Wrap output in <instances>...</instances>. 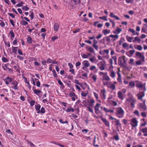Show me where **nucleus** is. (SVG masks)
<instances>
[{"label":"nucleus","mask_w":147,"mask_h":147,"mask_svg":"<svg viewBox=\"0 0 147 147\" xmlns=\"http://www.w3.org/2000/svg\"><path fill=\"white\" fill-rule=\"evenodd\" d=\"M124 113V111L123 109L121 107L117 108L116 109L115 115L119 118L123 117Z\"/></svg>","instance_id":"obj_1"},{"label":"nucleus","mask_w":147,"mask_h":147,"mask_svg":"<svg viewBox=\"0 0 147 147\" xmlns=\"http://www.w3.org/2000/svg\"><path fill=\"white\" fill-rule=\"evenodd\" d=\"M135 102V100L131 97L128 98H126L125 102L126 105H129V104H130L131 107L132 108H134L135 107L134 103Z\"/></svg>","instance_id":"obj_2"},{"label":"nucleus","mask_w":147,"mask_h":147,"mask_svg":"<svg viewBox=\"0 0 147 147\" xmlns=\"http://www.w3.org/2000/svg\"><path fill=\"white\" fill-rule=\"evenodd\" d=\"M125 56L120 57L118 59V64L121 66H124L126 63Z\"/></svg>","instance_id":"obj_3"},{"label":"nucleus","mask_w":147,"mask_h":147,"mask_svg":"<svg viewBox=\"0 0 147 147\" xmlns=\"http://www.w3.org/2000/svg\"><path fill=\"white\" fill-rule=\"evenodd\" d=\"M105 61L104 60H103V61H101L100 62L98 63L97 65L100 70L102 71L105 70Z\"/></svg>","instance_id":"obj_4"},{"label":"nucleus","mask_w":147,"mask_h":147,"mask_svg":"<svg viewBox=\"0 0 147 147\" xmlns=\"http://www.w3.org/2000/svg\"><path fill=\"white\" fill-rule=\"evenodd\" d=\"M106 91L105 89L101 90L100 93V96L102 100H104L106 99Z\"/></svg>","instance_id":"obj_5"},{"label":"nucleus","mask_w":147,"mask_h":147,"mask_svg":"<svg viewBox=\"0 0 147 147\" xmlns=\"http://www.w3.org/2000/svg\"><path fill=\"white\" fill-rule=\"evenodd\" d=\"M138 57L140 59V60H138V65L141 64L142 62H144V57L143 54L141 53L140 52H138Z\"/></svg>","instance_id":"obj_6"},{"label":"nucleus","mask_w":147,"mask_h":147,"mask_svg":"<svg viewBox=\"0 0 147 147\" xmlns=\"http://www.w3.org/2000/svg\"><path fill=\"white\" fill-rule=\"evenodd\" d=\"M137 119L136 118L132 119L130 121V124L132 126V127H135L137 125Z\"/></svg>","instance_id":"obj_7"},{"label":"nucleus","mask_w":147,"mask_h":147,"mask_svg":"<svg viewBox=\"0 0 147 147\" xmlns=\"http://www.w3.org/2000/svg\"><path fill=\"white\" fill-rule=\"evenodd\" d=\"M18 83L16 80L13 81L11 83L12 88L14 90H18Z\"/></svg>","instance_id":"obj_8"},{"label":"nucleus","mask_w":147,"mask_h":147,"mask_svg":"<svg viewBox=\"0 0 147 147\" xmlns=\"http://www.w3.org/2000/svg\"><path fill=\"white\" fill-rule=\"evenodd\" d=\"M69 96L71 97V100L73 101H75L76 99L78 98L77 96L75 93L73 92H71L69 93Z\"/></svg>","instance_id":"obj_9"},{"label":"nucleus","mask_w":147,"mask_h":147,"mask_svg":"<svg viewBox=\"0 0 147 147\" xmlns=\"http://www.w3.org/2000/svg\"><path fill=\"white\" fill-rule=\"evenodd\" d=\"M87 102L89 103L88 106L91 107H93V106L94 105L95 102V100L94 99L92 98H91L88 99L87 100Z\"/></svg>","instance_id":"obj_10"},{"label":"nucleus","mask_w":147,"mask_h":147,"mask_svg":"<svg viewBox=\"0 0 147 147\" xmlns=\"http://www.w3.org/2000/svg\"><path fill=\"white\" fill-rule=\"evenodd\" d=\"M119 69V70L117 71V73L118 76V78H117V80L120 83L122 84V81L121 79V73H120Z\"/></svg>","instance_id":"obj_11"},{"label":"nucleus","mask_w":147,"mask_h":147,"mask_svg":"<svg viewBox=\"0 0 147 147\" xmlns=\"http://www.w3.org/2000/svg\"><path fill=\"white\" fill-rule=\"evenodd\" d=\"M103 52L105 53L106 55H104L103 56V57L104 59H108L109 57V49H105L103 51Z\"/></svg>","instance_id":"obj_12"},{"label":"nucleus","mask_w":147,"mask_h":147,"mask_svg":"<svg viewBox=\"0 0 147 147\" xmlns=\"http://www.w3.org/2000/svg\"><path fill=\"white\" fill-rule=\"evenodd\" d=\"M4 81L7 85L9 84V83L11 82L12 80L11 78L9 77H7L6 78L4 79Z\"/></svg>","instance_id":"obj_13"},{"label":"nucleus","mask_w":147,"mask_h":147,"mask_svg":"<svg viewBox=\"0 0 147 147\" xmlns=\"http://www.w3.org/2000/svg\"><path fill=\"white\" fill-rule=\"evenodd\" d=\"M140 108L142 111H145L146 109V107L145 104V101H144L143 103L140 104Z\"/></svg>","instance_id":"obj_14"},{"label":"nucleus","mask_w":147,"mask_h":147,"mask_svg":"<svg viewBox=\"0 0 147 147\" xmlns=\"http://www.w3.org/2000/svg\"><path fill=\"white\" fill-rule=\"evenodd\" d=\"M137 38L138 37H127V39L129 42H134L138 40L137 39Z\"/></svg>","instance_id":"obj_15"},{"label":"nucleus","mask_w":147,"mask_h":147,"mask_svg":"<svg viewBox=\"0 0 147 147\" xmlns=\"http://www.w3.org/2000/svg\"><path fill=\"white\" fill-rule=\"evenodd\" d=\"M103 80L106 81H109L111 80V79L107 75V72H106V74L103 76Z\"/></svg>","instance_id":"obj_16"},{"label":"nucleus","mask_w":147,"mask_h":147,"mask_svg":"<svg viewBox=\"0 0 147 147\" xmlns=\"http://www.w3.org/2000/svg\"><path fill=\"white\" fill-rule=\"evenodd\" d=\"M100 105V104L97 103L94 107V110L96 113L97 114V112L99 110V108Z\"/></svg>","instance_id":"obj_17"},{"label":"nucleus","mask_w":147,"mask_h":147,"mask_svg":"<svg viewBox=\"0 0 147 147\" xmlns=\"http://www.w3.org/2000/svg\"><path fill=\"white\" fill-rule=\"evenodd\" d=\"M18 47H14L12 46V52L11 53V54L12 53H13L15 54H17V51H18Z\"/></svg>","instance_id":"obj_18"},{"label":"nucleus","mask_w":147,"mask_h":147,"mask_svg":"<svg viewBox=\"0 0 147 147\" xmlns=\"http://www.w3.org/2000/svg\"><path fill=\"white\" fill-rule=\"evenodd\" d=\"M82 64L85 66L86 67H87L89 66L90 63L88 61H84L82 62Z\"/></svg>","instance_id":"obj_19"},{"label":"nucleus","mask_w":147,"mask_h":147,"mask_svg":"<svg viewBox=\"0 0 147 147\" xmlns=\"http://www.w3.org/2000/svg\"><path fill=\"white\" fill-rule=\"evenodd\" d=\"M134 59H130L129 61V63L130 64H132L134 66H137L138 65V61H136V63L134 62Z\"/></svg>","instance_id":"obj_20"},{"label":"nucleus","mask_w":147,"mask_h":147,"mask_svg":"<svg viewBox=\"0 0 147 147\" xmlns=\"http://www.w3.org/2000/svg\"><path fill=\"white\" fill-rule=\"evenodd\" d=\"M109 75L112 78H114L115 77L116 74L114 71H112L110 72Z\"/></svg>","instance_id":"obj_21"},{"label":"nucleus","mask_w":147,"mask_h":147,"mask_svg":"<svg viewBox=\"0 0 147 147\" xmlns=\"http://www.w3.org/2000/svg\"><path fill=\"white\" fill-rule=\"evenodd\" d=\"M109 16L111 18H114L117 20H120L119 18L115 15L113 13H111L109 15Z\"/></svg>","instance_id":"obj_22"},{"label":"nucleus","mask_w":147,"mask_h":147,"mask_svg":"<svg viewBox=\"0 0 147 147\" xmlns=\"http://www.w3.org/2000/svg\"><path fill=\"white\" fill-rule=\"evenodd\" d=\"M145 84H143L141 82H138V88H141L143 90L145 89Z\"/></svg>","instance_id":"obj_23"},{"label":"nucleus","mask_w":147,"mask_h":147,"mask_svg":"<svg viewBox=\"0 0 147 147\" xmlns=\"http://www.w3.org/2000/svg\"><path fill=\"white\" fill-rule=\"evenodd\" d=\"M108 87L110 88L112 90H114L115 89V86L113 84H112L111 82V83H110L109 86H108Z\"/></svg>","instance_id":"obj_24"},{"label":"nucleus","mask_w":147,"mask_h":147,"mask_svg":"<svg viewBox=\"0 0 147 147\" xmlns=\"http://www.w3.org/2000/svg\"><path fill=\"white\" fill-rule=\"evenodd\" d=\"M117 95L118 97L121 100H122L124 99L123 94L121 91H119L118 92Z\"/></svg>","instance_id":"obj_25"},{"label":"nucleus","mask_w":147,"mask_h":147,"mask_svg":"<svg viewBox=\"0 0 147 147\" xmlns=\"http://www.w3.org/2000/svg\"><path fill=\"white\" fill-rule=\"evenodd\" d=\"M144 96V92H140L138 94V99L142 100V98Z\"/></svg>","instance_id":"obj_26"},{"label":"nucleus","mask_w":147,"mask_h":147,"mask_svg":"<svg viewBox=\"0 0 147 147\" xmlns=\"http://www.w3.org/2000/svg\"><path fill=\"white\" fill-rule=\"evenodd\" d=\"M34 87H33V90L34 93L36 94V95H37L38 96H39V94L40 92H42L40 90H37L36 89H34Z\"/></svg>","instance_id":"obj_27"},{"label":"nucleus","mask_w":147,"mask_h":147,"mask_svg":"<svg viewBox=\"0 0 147 147\" xmlns=\"http://www.w3.org/2000/svg\"><path fill=\"white\" fill-rule=\"evenodd\" d=\"M54 29L55 31H57L59 28V24L57 23H55L54 25Z\"/></svg>","instance_id":"obj_28"},{"label":"nucleus","mask_w":147,"mask_h":147,"mask_svg":"<svg viewBox=\"0 0 147 147\" xmlns=\"http://www.w3.org/2000/svg\"><path fill=\"white\" fill-rule=\"evenodd\" d=\"M102 120L104 123L107 126L109 127L110 126V123L109 121L103 118L102 119Z\"/></svg>","instance_id":"obj_29"},{"label":"nucleus","mask_w":147,"mask_h":147,"mask_svg":"<svg viewBox=\"0 0 147 147\" xmlns=\"http://www.w3.org/2000/svg\"><path fill=\"white\" fill-rule=\"evenodd\" d=\"M90 70L92 71H95L94 72H96L97 71V70L96 69V67L94 65L91 66L90 67Z\"/></svg>","instance_id":"obj_30"},{"label":"nucleus","mask_w":147,"mask_h":147,"mask_svg":"<svg viewBox=\"0 0 147 147\" xmlns=\"http://www.w3.org/2000/svg\"><path fill=\"white\" fill-rule=\"evenodd\" d=\"M35 109L36 111H37V113H39V111L40 108L41 106L39 104H38L35 105Z\"/></svg>","instance_id":"obj_31"},{"label":"nucleus","mask_w":147,"mask_h":147,"mask_svg":"<svg viewBox=\"0 0 147 147\" xmlns=\"http://www.w3.org/2000/svg\"><path fill=\"white\" fill-rule=\"evenodd\" d=\"M142 123L140 124V127H141V126H145L146 124V122L144 121V119H142L141 120Z\"/></svg>","instance_id":"obj_32"},{"label":"nucleus","mask_w":147,"mask_h":147,"mask_svg":"<svg viewBox=\"0 0 147 147\" xmlns=\"http://www.w3.org/2000/svg\"><path fill=\"white\" fill-rule=\"evenodd\" d=\"M115 121L114 122L115 123V125L116 126H120L121 125V124L120 123V120L119 119H115Z\"/></svg>","instance_id":"obj_33"},{"label":"nucleus","mask_w":147,"mask_h":147,"mask_svg":"<svg viewBox=\"0 0 147 147\" xmlns=\"http://www.w3.org/2000/svg\"><path fill=\"white\" fill-rule=\"evenodd\" d=\"M102 32L106 36L110 33V31L109 30L105 29L103 30Z\"/></svg>","instance_id":"obj_34"},{"label":"nucleus","mask_w":147,"mask_h":147,"mask_svg":"<svg viewBox=\"0 0 147 147\" xmlns=\"http://www.w3.org/2000/svg\"><path fill=\"white\" fill-rule=\"evenodd\" d=\"M121 31V29L119 28H117L114 32L116 34H118Z\"/></svg>","instance_id":"obj_35"},{"label":"nucleus","mask_w":147,"mask_h":147,"mask_svg":"<svg viewBox=\"0 0 147 147\" xmlns=\"http://www.w3.org/2000/svg\"><path fill=\"white\" fill-rule=\"evenodd\" d=\"M65 111L67 112H74V109L72 107H69Z\"/></svg>","instance_id":"obj_36"},{"label":"nucleus","mask_w":147,"mask_h":147,"mask_svg":"<svg viewBox=\"0 0 147 147\" xmlns=\"http://www.w3.org/2000/svg\"><path fill=\"white\" fill-rule=\"evenodd\" d=\"M86 107L87 108V110L90 112L92 113H93V109L91 107L89 106H87Z\"/></svg>","instance_id":"obj_37"},{"label":"nucleus","mask_w":147,"mask_h":147,"mask_svg":"<svg viewBox=\"0 0 147 147\" xmlns=\"http://www.w3.org/2000/svg\"><path fill=\"white\" fill-rule=\"evenodd\" d=\"M89 60L92 63H94L96 60V58L93 56L89 59Z\"/></svg>","instance_id":"obj_38"},{"label":"nucleus","mask_w":147,"mask_h":147,"mask_svg":"<svg viewBox=\"0 0 147 147\" xmlns=\"http://www.w3.org/2000/svg\"><path fill=\"white\" fill-rule=\"evenodd\" d=\"M87 50L91 53L94 52V49L91 47H88Z\"/></svg>","instance_id":"obj_39"},{"label":"nucleus","mask_w":147,"mask_h":147,"mask_svg":"<svg viewBox=\"0 0 147 147\" xmlns=\"http://www.w3.org/2000/svg\"><path fill=\"white\" fill-rule=\"evenodd\" d=\"M140 130L142 131L143 133H145L147 132V127H146L144 128H143L141 129V127H140Z\"/></svg>","instance_id":"obj_40"},{"label":"nucleus","mask_w":147,"mask_h":147,"mask_svg":"<svg viewBox=\"0 0 147 147\" xmlns=\"http://www.w3.org/2000/svg\"><path fill=\"white\" fill-rule=\"evenodd\" d=\"M32 39L31 37H28L27 38V42L29 44H31L32 42Z\"/></svg>","instance_id":"obj_41"},{"label":"nucleus","mask_w":147,"mask_h":147,"mask_svg":"<svg viewBox=\"0 0 147 147\" xmlns=\"http://www.w3.org/2000/svg\"><path fill=\"white\" fill-rule=\"evenodd\" d=\"M90 76L91 78L93 80L94 82H95L97 80V77L95 75L91 76L90 75Z\"/></svg>","instance_id":"obj_42"},{"label":"nucleus","mask_w":147,"mask_h":147,"mask_svg":"<svg viewBox=\"0 0 147 147\" xmlns=\"http://www.w3.org/2000/svg\"><path fill=\"white\" fill-rule=\"evenodd\" d=\"M122 46L124 48L128 49L129 47V45L126 43H124L122 45Z\"/></svg>","instance_id":"obj_43"},{"label":"nucleus","mask_w":147,"mask_h":147,"mask_svg":"<svg viewBox=\"0 0 147 147\" xmlns=\"http://www.w3.org/2000/svg\"><path fill=\"white\" fill-rule=\"evenodd\" d=\"M84 100L82 101V103L86 107L88 106L87 104V101L86 98H84Z\"/></svg>","instance_id":"obj_44"},{"label":"nucleus","mask_w":147,"mask_h":147,"mask_svg":"<svg viewBox=\"0 0 147 147\" xmlns=\"http://www.w3.org/2000/svg\"><path fill=\"white\" fill-rule=\"evenodd\" d=\"M2 60L3 62L5 63L8 62L9 61L8 59L7 58L4 57H2Z\"/></svg>","instance_id":"obj_45"},{"label":"nucleus","mask_w":147,"mask_h":147,"mask_svg":"<svg viewBox=\"0 0 147 147\" xmlns=\"http://www.w3.org/2000/svg\"><path fill=\"white\" fill-rule=\"evenodd\" d=\"M0 25L3 28L5 26V24L3 21L0 20Z\"/></svg>","instance_id":"obj_46"},{"label":"nucleus","mask_w":147,"mask_h":147,"mask_svg":"<svg viewBox=\"0 0 147 147\" xmlns=\"http://www.w3.org/2000/svg\"><path fill=\"white\" fill-rule=\"evenodd\" d=\"M45 112V109L44 107H42L41 109V110L39 111V113H44Z\"/></svg>","instance_id":"obj_47"},{"label":"nucleus","mask_w":147,"mask_h":147,"mask_svg":"<svg viewBox=\"0 0 147 147\" xmlns=\"http://www.w3.org/2000/svg\"><path fill=\"white\" fill-rule=\"evenodd\" d=\"M27 143L31 147H36L29 140L27 141Z\"/></svg>","instance_id":"obj_48"},{"label":"nucleus","mask_w":147,"mask_h":147,"mask_svg":"<svg viewBox=\"0 0 147 147\" xmlns=\"http://www.w3.org/2000/svg\"><path fill=\"white\" fill-rule=\"evenodd\" d=\"M129 31L131 32L133 35H135L136 34V32L134 30V29H130L129 30Z\"/></svg>","instance_id":"obj_49"},{"label":"nucleus","mask_w":147,"mask_h":147,"mask_svg":"<svg viewBox=\"0 0 147 147\" xmlns=\"http://www.w3.org/2000/svg\"><path fill=\"white\" fill-rule=\"evenodd\" d=\"M129 85L131 86V88H133L135 86V84L134 82H131L129 83Z\"/></svg>","instance_id":"obj_50"},{"label":"nucleus","mask_w":147,"mask_h":147,"mask_svg":"<svg viewBox=\"0 0 147 147\" xmlns=\"http://www.w3.org/2000/svg\"><path fill=\"white\" fill-rule=\"evenodd\" d=\"M22 9L25 11H28L29 9V8L27 7V6H23L22 7Z\"/></svg>","instance_id":"obj_51"},{"label":"nucleus","mask_w":147,"mask_h":147,"mask_svg":"<svg viewBox=\"0 0 147 147\" xmlns=\"http://www.w3.org/2000/svg\"><path fill=\"white\" fill-rule=\"evenodd\" d=\"M24 3L22 1H21L19 3L17 4L16 6L17 7H21L23 5V4H24Z\"/></svg>","instance_id":"obj_52"},{"label":"nucleus","mask_w":147,"mask_h":147,"mask_svg":"<svg viewBox=\"0 0 147 147\" xmlns=\"http://www.w3.org/2000/svg\"><path fill=\"white\" fill-rule=\"evenodd\" d=\"M59 121L60 123H63V124H64V123L68 124V121H63V119H60Z\"/></svg>","instance_id":"obj_53"},{"label":"nucleus","mask_w":147,"mask_h":147,"mask_svg":"<svg viewBox=\"0 0 147 147\" xmlns=\"http://www.w3.org/2000/svg\"><path fill=\"white\" fill-rule=\"evenodd\" d=\"M111 83V82H103V85L104 86H107L108 87V86H109L110 83Z\"/></svg>","instance_id":"obj_54"},{"label":"nucleus","mask_w":147,"mask_h":147,"mask_svg":"<svg viewBox=\"0 0 147 147\" xmlns=\"http://www.w3.org/2000/svg\"><path fill=\"white\" fill-rule=\"evenodd\" d=\"M109 49L111 50V56L115 54V53L113 49H112L111 48H110Z\"/></svg>","instance_id":"obj_55"},{"label":"nucleus","mask_w":147,"mask_h":147,"mask_svg":"<svg viewBox=\"0 0 147 147\" xmlns=\"http://www.w3.org/2000/svg\"><path fill=\"white\" fill-rule=\"evenodd\" d=\"M21 24L23 25H26L28 24V23L26 21L24 20H23L22 21L21 23Z\"/></svg>","instance_id":"obj_56"},{"label":"nucleus","mask_w":147,"mask_h":147,"mask_svg":"<svg viewBox=\"0 0 147 147\" xmlns=\"http://www.w3.org/2000/svg\"><path fill=\"white\" fill-rule=\"evenodd\" d=\"M93 93L96 99V100H98V94L94 92Z\"/></svg>","instance_id":"obj_57"},{"label":"nucleus","mask_w":147,"mask_h":147,"mask_svg":"<svg viewBox=\"0 0 147 147\" xmlns=\"http://www.w3.org/2000/svg\"><path fill=\"white\" fill-rule=\"evenodd\" d=\"M99 18L100 19L106 21H107V17L105 16H103L102 17H99Z\"/></svg>","instance_id":"obj_58"},{"label":"nucleus","mask_w":147,"mask_h":147,"mask_svg":"<svg viewBox=\"0 0 147 147\" xmlns=\"http://www.w3.org/2000/svg\"><path fill=\"white\" fill-rule=\"evenodd\" d=\"M125 40L123 38H121V39L119 41V45H121L122 43Z\"/></svg>","instance_id":"obj_59"},{"label":"nucleus","mask_w":147,"mask_h":147,"mask_svg":"<svg viewBox=\"0 0 147 147\" xmlns=\"http://www.w3.org/2000/svg\"><path fill=\"white\" fill-rule=\"evenodd\" d=\"M52 60L51 59L49 58L47 60V62L48 63H52Z\"/></svg>","instance_id":"obj_60"},{"label":"nucleus","mask_w":147,"mask_h":147,"mask_svg":"<svg viewBox=\"0 0 147 147\" xmlns=\"http://www.w3.org/2000/svg\"><path fill=\"white\" fill-rule=\"evenodd\" d=\"M9 34L10 35L11 37H14L15 36L14 33L12 30H11L10 31Z\"/></svg>","instance_id":"obj_61"},{"label":"nucleus","mask_w":147,"mask_h":147,"mask_svg":"<svg viewBox=\"0 0 147 147\" xmlns=\"http://www.w3.org/2000/svg\"><path fill=\"white\" fill-rule=\"evenodd\" d=\"M92 46L96 50H98V47L97 44H93Z\"/></svg>","instance_id":"obj_62"},{"label":"nucleus","mask_w":147,"mask_h":147,"mask_svg":"<svg viewBox=\"0 0 147 147\" xmlns=\"http://www.w3.org/2000/svg\"><path fill=\"white\" fill-rule=\"evenodd\" d=\"M82 57L83 58H88V55L85 54H84L82 55Z\"/></svg>","instance_id":"obj_63"},{"label":"nucleus","mask_w":147,"mask_h":147,"mask_svg":"<svg viewBox=\"0 0 147 147\" xmlns=\"http://www.w3.org/2000/svg\"><path fill=\"white\" fill-rule=\"evenodd\" d=\"M81 94L82 96L84 97H86L87 95V94L84 92H82L81 93Z\"/></svg>","instance_id":"obj_64"}]
</instances>
